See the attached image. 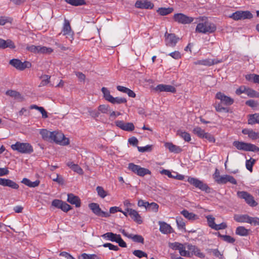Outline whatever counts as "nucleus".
Returning <instances> with one entry per match:
<instances>
[{
  "instance_id": "nucleus-45",
  "label": "nucleus",
  "mask_w": 259,
  "mask_h": 259,
  "mask_svg": "<svg viewBox=\"0 0 259 259\" xmlns=\"http://www.w3.org/2000/svg\"><path fill=\"white\" fill-rule=\"evenodd\" d=\"M65 1L72 6H79L85 4L84 0H65Z\"/></svg>"
},
{
  "instance_id": "nucleus-2",
  "label": "nucleus",
  "mask_w": 259,
  "mask_h": 259,
  "mask_svg": "<svg viewBox=\"0 0 259 259\" xmlns=\"http://www.w3.org/2000/svg\"><path fill=\"white\" fill-rule=\"evenodd\" d=\"M101 237L106 240L117 243L121 247H126V244L121 238L119 234H114L112 232H107L101 235Z\"/></svg>"
},
{
  "instance_id": "nucleus-44",
  "label": "nucleus",
  "mask_w": 259,
  "mask_h": 259,
  "mask_svg": "<svg viewBox=\"0 0 259 259\" xmlns=\"http://www.w3.org/2000/svg\"><path fill=\"white\" fill-rule=\"evenodd\" d=\"M193 133L196 135L200 138L204 139V135L205 133V131L201 129L200 127L197 126L193 130Z\"/></svg>"
},
{
  "instance_id": "nucleus-47",
  "label": "nucleus",
  "mask_w": 259,
  "mask_h": 259,
  "mask_svg": "<svg viewBox=\"0 0 259 259\" xmlns=\"http://www.w3.org/2000/svg\"><path fill=\"white\" fill-rule=\"evenodd\" d=\"M98 110L103 113H110L111 109L110 106L108 105H101L98 107Z\"/></svg>"
},
{
  "instance_id": "nucleus-26",
  "label": "nucleus",
  "mask_w": 259,
  "mask_h": 259,
  "mask_svg": "<svg viewBox=\"0 0 259 259\" xmlns=\"http://www.w3.org/2000/svg\"><path fill=\"white\" fill-rule=\"evenodd\" d=\"M67 201L72 204H74L77 207L80 206V200L79 197L72 193L68 194Z\"/></svg>"
},
{
  "instance_id": "nucleus-59",
  "label": "nucleus",
  "mask_w": 259,
  "mask_h": 259,
  "mask_svg": "<svg viewBox=\"0 0 259 259\" xmlns=\"http://www.w3.org/2000/svg\"><path fill=\"white\" fill-rule=\"evenodd\" d=\"M103 246L104 247H108L110 250H112L114 251H117L119 250V247L117 246L114 245L110 243H104L103 245Z\"/></svg>"
},
{
  "instance_id": "nucleus-38",
  "label": "nucleus",
  "mask_w": 259,
  "mask_h": 259,
  "mask_svg": "<svg viewBox=\"0 0 259 259\" xmlns=\"http://www.w3.org/2000/svg\"><path fill=\"white\" fill-rule=\"evenodd\" d=\"M222 61L218 59H206L202 60V65L210 66L214 64H218Z\"/></svg>"
},
{
  "instance_id": "nucleus-30",
  "label": "nucleus",
  "mask_w": 259,
  "mask_h": 259,
  "mask_svg": "<svg viewBox=\"0 0 259 259\" xmlns=\"http://www.w3.org/2000/svg\"><path fill=\"white\" fill-rule=\"evenodd\" d=\"M67 165L78 174L80 175L83 174V169L78 164H74L72 162H68Z\"/></svg>"
},
{
  "instance_id": "nucleus-11",
  "label": "nucleus",
  "mask_w": 259,
  "mask_h": 259,
  "mask_svg": "<svg viewBox=\"0 0 259 259\" xmlns=\"http://www.w3.org/2000/svg\"><path fill=\"white\" fill-rule=\"evenodd\" d=\"M173 19L175 21L182 24H190L194 20L193 17L187 16L183 13L175 14Z\"/></svg>"
},
{
  "instance_id": "nucleus-10",
  "label": "nucleus",
  "mask_w": 259,
  "mask_h": 259,
  "mask_svg": "<svg viewBox=\"0 0 259 259\" xmlns=\"http://www.w3.org/2000/svg\"><path fill=\"white\" fill-rule=\"evenodd\" d=\"M51 140L56 143H59L62 145H67L69 144V140L68 138L65 137L63 134L60 132H53Z\"/></svg>"
},
{
  "instance_id": "nucleus-1",
  "label": "nucleus",
  "mask_w": 259,
  "mask_h": 259,
  "mask_svg": "<svg viewBox=\"0 0 259 259\" xmlns=\"http://www.w3.org/2000/svg\"><path fill=\"white\" fill-rule=\"evenodd\" d=\"M11 147L14 151L22 154H30L33 151L32 146L28 143L17 142L15 144H12Z\"/></svg>"
},
{
  "instance_id": "nucleus-25",
  "label": "nucleus",
  "mask_w": 259,
  "mask_h": 259,
  "mask_svg": "<svg viewBox=\"0 0 259 259\" xmlns=\"http://www.w3.org/2000/svg\"><path fill=\"white\" fill-rule=\"evenodd\" d=\"M6 94L18 102H22L24 100L23 97L22 96L20 93L14 90H8L6 92Z\"/></svg>"
},
{
  "instance_id": "nucleus-9",
  "label": "nucleus",
  "mask_w": 259,
  "mask_h": 259,
  "mask_svg": "<svg viewBox=\"0 0 259 259\" xmlns=\"http://www.w3.org/2000/svg\"><path fill=\"white\" fill-rule=\"evenodd\" d=\"M237 196L244 199L245 202L252 207L257 205V203L254 200L253 197L247 192L239 191L237 192Z\"/></svg>"
},
{
  "instance_id": "nucleus-52",
  "label": "nucleus",
  "mask_w": 259,
  "mask_h": 259,
  "mask_svg": "<svg viewBox=\"0 0 259 259\" xmlns=\"http://www.w3.org/2000/svg\"><path fill=\"white\" fill-rule=\"evenodd\" d=\"M159 205L155 203L152 202L149 203L148 207L147 208L149 210L156 212L158 210Z\"/></svg>"
},
{
  "instance_id": "nucleus-48",
  "label": "nucleus",
  "mask_w": 259,
  "mask_h": 259,
  "mask_svg": "<svg viewBox=\"0 0 259 259\" xmlns=\"http://www.w3.org/2000/svg\"><path fill=\"white\" fill-rule=\"evenodd\" d=\"M245 94L249 96L250 97H259V93L255 91L254 90L247 88L246 90Z\"/></svg>"
},
{
  "instance_id": "nucleus-27",
  "label": "nucleus",
  "mask_w": 259,
  "mask_h": 259,
  "mask_svg": "<svg viewBox=\"0 0 259 259\" xmlns=\"http://www.w3.org/2000/svg\"><path fill=\"white\" fill-rule=\"evenodd\" d=\"M164 146L167 148L170 152L179 153L182 151L180 147L174 145L172 143H165Z\"/></svg>"
},
{
  "instance_id": "nucleus-7",
  "label": "nucleus",
  "mask_w": 259,
  "mask_h": 259,
  "mask_svg": "<svg viewBox=\"0 0 259 259\" xmlns=\"http://www.w3.org/2000/svg\"><path fill=\"white\" fill-rule=\"evenodd\" d=\"M252 17V14L248 11H237L229 16V18L235 21L246 19H250Z\"/></svg>"
},
{
  "instance_id": "nucleus-5",
  "label": "nucleus",
  "mask_w": 259,
  "mask_h": 259,
  "mask_svg": "<svg viewBox=\"0 0 259 259\" xmlns=\"http://www.w3.org/2000/svg\"><path fill=\"white\" fill-rule=\"evenodd\" d=\"M128 168L140 177H144L146 175H150L151 174L149 169L142 167L140 165L135 164L133 163H130L128 164Z\"/></svg>"
},
{
  "instance_id": "nucleus-6",
  "label": "nucleus",
  "mask_w": 259,
  "mask_h": 259,
  "mask_svg": "<svg viewBox=\"0 0 259 259\" xmlns=\"http://www.w3.org/2000/svg\"><path fill=\"white\" fill-rule=\"evenodd\" d=\"M187 181L190 184L193 185L196 188H197L203 191H205L206 193L210 192V188L208 186V185L198 179L192 177H189L188 178Z\"/></svg>"
},
{
  "instance_id": "nucleus-3",
  "label": "nucleus",
  "mask_w": 259,
  "mask_h": 259,
  "mask_svg": "<svg viewBox=\"0 0 259 259\" xmlns=\"http://www.w3.org/2000/svg\"><path fill=\"white\" fill-rule=\"evenodd\" d=\"M215 25L211 22H205L197 24L196 31L202 33H212L216 30Z\"/></svg>"
},
{
  "instance_id": "nucleus-20",
  "label": "nucleus",
  "mask_w": 259,
  "mask_h": 259,
  "mask_svg": "<svg viewBox=\"0 0 259 259\" xmlns=\"http://www.w3.org/2000/svg\"><path fill=\"white\" fill-rule=\"evenodd\" d=\"M0 185L9 187L14 189H18L19 185L15 182L7 179L0 178Z\"/></svg>"
},
{
  "instance_id": "nucleus-14",
  "label": "nucleus",
  "mask_w": 259,
  "mask_h": 259,
  "mask_svg": "<svg viewBox=\"0 0 259 259\" xmlns=\"http://www.w3.org/2000/svg\"><path fill=\"white\" fill-rule=\"evenodd\" d=\"M115 123L117 127L125 131L132 132L135 129V126L132 122H124L122 120H117Z\"/></svg>"
},
{
  "instance_id": "nucleus-23",
  "label": "nucleus",
  "mask_w": 259,
  "mask_h": 259,
  "mask_svg": "<svg viewBox=\"0 0 259 259\" xmlns=\"http://www.w3.org/2000/svg\"><path fill=\"white\" fill-rule=\"evenodd\" d=\"M135 6L137 8L140 9H152L154 5L149 1H137L135 4Z\"/></svg>"
},
{
  "instance_id": "nucleus-54",
  "label": "nucleus",
  "mask_w": 259,
  "mask_h": 259,
  "mask_svg": "<svg viewBox=\"0 0 259 259\" xmlns=\"http://www.w3.org/2000/svg\"><path fill=\"white\" fill-rule=\"evenodd\" d=\"M133 253L139 258H142L143 257H147V254L145 252L141 250H135L133 251Z\"/></svg>"
},
{
  "instance_id": "nucleus-17",
  "label": "nucleus",
  "mask_w": 259,
  "mask_h": 259,
  "mask_svg": "<svg viewBox=\"0 0 259 259\" xmlns=\"http://www.w3.org/2000/svg\"><path fill=\"white\" fill-rule=\"evenodd\" d=\"M227 182L234 185L237 184V181L235 178L233 176L228 175L221 176V177L217 180V183L219 184H224Z\"/></svg>"
},
{
  "instance_id": "nucleus-31",
  "label": "nucleus",
  "mask_w": 259,
  "mask_h": 259,
  "mask_svg": "<svg viewBox=\"0 0 259 259\" xmlns=\"http://www.w3.org/2000/svg\"><path fill=\"white\" fill-rule=\"evenodd\" d=\"M187 245H190V244H188V243L182 244V246H181L180 248L178 250H179V253L181 256H191L190 252L189 251V250L188 249V250H186V249H187Z\"/></svg>"
},
{
  "instance_id": "nucleus-40",
  "label": "nucleus",
  "mask_w": 259,
  "mask_h": 259,
  "mask_svg": "<svg viewBox=\"0 0 259 259\" xmlns=\"http://www.w3.org/2000/svg\"><path fill=\"white\" fill-rule=\"evenodd\" d=\"M248 122L250 124H253L256 123H259V113L250 115Z\"/></svg>"
},
{
  "instance_id": "nucleus-41",
  "label": "nucleus",
  "mask_w": 259,
  "mask_h": 259,
  "mask_svg": "<svg viewBox=\"0 0 259 259\" xmlns=\"http://www.w3.org/2000/svg\"><path fill=\"white\" fill-rule=\"evenodd\" d=\"M53 51L51 48L39 46L38 54H50Z\"/></svg>"
},
{
  "instance_id": "nucleus-12",
  "label": "nucleus",
  "mask_w": 259,
  "mask_h": 259,
  "mask_svg": "<svg viewBox=\"0 0 259 259\" xmlns=\"http://www.w3.org/2000/svg\"><path fill=\"white\" fill-rule=\"evenodd\" d=\"M89 207L94 213L99 217L107 218L110 216L109 212L102 211L97 203H92L89 204Z\"/></svg>"
},
{
  "instance_id": "nucleus-56",
  "label": "nucleus",
  "mask_w": 259,
  "mask_h": 259,
  "mask_svg": "<svg viewBox=\"0 0 259 259\" xmlns=\"http://www.w3.org/2000/svg\"><path fill=\"white\" fill-rule=\"evenodd\" d=\"M248 223L254 226L259 225V219L248 217Z\"/></svg>"
},
{
  "instance_id": "nucleus-35",
  "label": "nucleus",
  "mask_w": 259,
  "mask_h": 259,
  "mask_svg": "<svg viewBox=\"0 0 259 259\" xmlns=\"http://www.w3.org/2000/svg\"><path fill=\"white\" fill-rule=\"evenodd\" d=\"M248 217L247 214H235L234 219L235 221L239 223H248Z\"/></svg>"
},
{
  "instance_id": "nucleus-50",
  "label": "nucleus",
  "mask_w": 259,
  "mask_h": 259,
  "mask_svg": "<svg viewBox=\"0 0 259 259\" xmlns=\"http://www.w3.org/2000/svg\"><path fill=\"white\" fill-rule=\"evenodd\" d=\"M255 162V160L252 158H250V159L247 160L246 161V167L250 172H252V166L254 164Z\"/></svg>"
},
{
  "instance_id": "nucleus-58",
  "label": "nucleus",
  "mask_w": 259,
  "mask_h": 259,
  "mask_svg": "<svg viewBox=\"0 0 259 259\" xmlns=\"http://www.w3.org/2000/svg\"><path fill=\"white\" fill-rule=\"evenodd\" d=\"M220 236L223 238V239L228 242V243H233L235 242V239L232 237L231 236H229V235H220Z\"/></svg>"
},
{
  "instance_id": "nucleus-18",
  "label": "nucleus",
  "mask_w": 259,
  "mask_h": 259,
  "mask_svg": "<svg viewBox=\"0 0 259 259\" xmlns=\"http://www.w3.org/2000/svg\"><path fill=\"white\" fill-rule=\"evenodd\" d=\"M155 90L157 92H165L173 93L176 92V89L174 86L163 84H160L157 85L155 88Z\"/></svg>"
},
{
  "instance_id": "nucleus-33",
  "label": "nucleus",
  "mask_w": 259,
  "mask_h": 259,
  "mask_svg": "<svg viewBox=\"0 0 259 259\" xmlns=\"http://www.w3.org/2000/svg\"><path fill=\"white\" fill-rule=\"evenodd\" d=\"M63 34L72 35V32L71 31V26L69 23V22L66 20H65L63 30H62Z\"/></svg>"
},
{
  "instance_id": "nucleus-51",
  "label": "nucleus",
  "mask_w": 259,
  "mask_h": 259,
  "mask_svg": "<svg viewBox=\"0 0 259 259\" xmlns=\"http://www.w3.org/2000/svg\"><path fill=\"white\" fill-rule=\"evenodd\" d=\"M98 194L102 198H104L107 195V192L105 191L103 188L101 186H98L96 188Z\"/></svg>"
},
{
  "instance_id": "nucleus-55",
  "label": "nucleus",
  "mask_w": 259,
  "mask_h": 259,
  "mask_svg": "<svg viewBox=\"0 0 259 259\" xmlns=\"http://www.w3.org/2000/svg\"><path fill=\"white\" fill-rule=\"evenodd\" d=\"M39 46H36L34 45L28 46L26 50L31 53L38 54Z\"/></svg>"
},
{
  "instance_id": "nucleus-53",
  "label": "nucleus",
  "mask_w": 259,
  "mask_h": 259,
  "mask_svg": "<svg viewBox=\"0 0 259 259\" xmlns=\"http://www.w3.org/2000/svg\"><path fill=\"white\" fill-rule=\"evenodd\" d=\"M206 218L208 226L211 228L214 229V227L216 225V224L214 223V218L211 215H208L206 217Z\"/></svg>"
},
{
  "instance_id": "nucleus-19",
  "label": "nucleus",
  "mask_w": 259,
  "mask_h": 259,
  "mask_svg": "<svg viewBox=\"0 0 259 259\" xmlns=\"http://www.w3.org/2000/svg\"><path fill=\"white\" fill-rule=\"evenodd\" d=\"M127 211H129V216L136 223L138 224H141L143 223V220L139 213V212L135 209H127Z\"/></svg>"
},
{
  "instance_id": "nucleus-16",
  "label": "nucleus",
  "mask_w": 259,
  "mask_h": 259,
  "mask_svg": "<svg viewBox=\"0 0 259 259\" xmlns=\"http://www.w3.org/2000/svg\"><path fill=\"white\" fill-rule=\"evenodd\" d=\"M215 98L220 100L222 103L226 105H231L234 103V100L230 97L225 95L221 92H218Z\"/></svg>"
},
{
  "instance_id": "nucleus-60",
  "label": "nucleus",
  "mask_w": 259,
  "mask_h": 259,
  "mask_svg": "<svg viewBox=\"0 0 259 259\" xmlns=\"http://www.w3.org/2000/svg\"><path fill=\"white\" fill-rule=\"evenodd\" d=\"M204 138L207 139L209 142L214 143L215 139L213 136L208 133H205L204 135Z\"/></svg>"
},
{
  "instance_id": "nucleus-36",
  "label": "nucleus",
  "mask_w": 259,
  "mask_h": 259,
  "mask_svg": "<svg viewBox=\"0 0 259 259\" xmlns=\"http://www.w3.org/2000/svg\"><path fill=\"white\" fill-rule=\"evenodd\" d=\"M21 183L29 187L34 188L39 185V181L37 180L34 182H31L27 178H24L22 180Z\"/></svg>"
},
{
  "instance_id": "nucleus-57",
  "label": "nucleus",
  "mask_w": 259,
  "mask_h": 259,
  "mask_svg": "<svg viewBox=\"0 0 259 259\" xmlns=\"http://www.w3.org/2000/svg\"><path fill=\"white\" fill-rule=\"evenodd\" d=\"M52 180L60 185H63L64 184V180L63 177L59 174H57L56 177L52 178Z\"/></svg>"
},
{
  "instance_id": "nucleus-62",
  "label": "nucleus",
  "mask_w": 259,
  "mask_h": 259,
  "mask_svg": "<svg viewBox=\"0 0 259 259\" xmlns=\"http://www.w3.org/2000/svg\"><path fill=\"white\" fill-rule=\"evenodd\" d=\"M215 257L219 258H223V254L219 251L218 249H211L210 251Z\"/></svg>"
},
{
  "instance_id": "nucleus-39",
  "label": "nucleus",
  "mask_w": 259,
  "mask_h": 259,
  "mask_svg": "<svg viewBox=\"0 0 259 259\" xmlns=\"http://www.w3.org/2000/svg\"><path fill=\"white\" fill-rule=\"evenodd\" d=\"M101 91L103 94L104 99L109 102L113 97V96L110 94V91L107 88L103 87L101 89Z\"/></svg>"
},
{
  "instance_id": "nucleus-8",
  "label": "nucleus",
  "mask_w": 259,
  "mask_h": 259,
  "mask_svg": "<svg viewBox=\"0 0 259 259\" xmlns=\"http://www.w3.org/2000/svg\"><path fill=\"white\" fill-rule=\"evenodd\" d=\"M9 64L19 70H24L31 67V63L28 61L21 62L20 60L13 59L10 61Z\"/></svg>"
},
{
  "instance_id": "nucleus-13",
  "label": "nucleus",
  "mask_w": 259,
  "mask_h": 259,
  "mask_svg": "<svg viewBox=\"0 0 259 259\" xmlns=\"http://www.w3.org/2000/svg\"><path fill=\"white\" fill-rule=\"evenodd\" d=\"M52 206L61 209L64 212H67L72 209L71 206L65 202L59 199H55L52 202Z\"/></svg>"
},
{
  "instance_id": "nucleus-49",
  "label": "nucleus",
  "mask_w": 259,
  "mask_h": 259,
  "mask_svg": "<svg viewBox=\"0 0 259 259\" xmlns=\"http://www.w3.org/2000/svg\"><path fill=\"white\" fill-rule=\"evenodd\" d=\"M176 222L179 229H185V223L181 217H177L176 218Z\"/></svg>"
},
{
  "instance_id": "nucleus-15",
  "label": "nucleus",
  "mask_w": 259,
  "mask_h": 259,
  "mask_svg": "<svg viewBox=\"0 0 259 259\" xmlns=\"http://www.w3.org/2000/svg\"><path fill=\"white\" fill-rule=\"evenodd\" d=\"M165 44L168 47H175L179 40V38L173 33H168L167 32H166L165 34Z\"/></svg>"
},
{
  "instance_id": "nucleus-42",
  "label": "nucleus",
  "mask_w": 259,
  "mask_h": 259,
  "mask_svg": "<svg viewBox=\"0 0 259 259\" xmlns=\"http://www.w3.org/2000/svg\"><path fill=\"white\" fill-rule=\"evenodd\" d=\"M177 134L186 142H189L191 139L190 135L186 132L179 130L177 132Z\"/></svg>"
},
{
  "instance_id": "nucleus-24",
  "label": "nucleus",
  "mask_w": 259,
  "mask_h": 259,
  "mask_svg": "<svg viewBox=\"0 0 259 259\" xmlns=\"http://www.w3.org/2000/svg\"><path fill=\"white\" fill-rule=\"evenodd\" d=\"M159 230L163 234H170L172 232L171 226L165 222H159Z\"/></svg>"
},
{
  "instance_id": "nucleus-29",
  "label": "nucleus",
  "mask_w": 259,
  "mask_h": 259,
  "mask_svg": "<svg viewBox=\"0 0 259 259\" xmlns=\"http://www.w3.org/2000/svg\"><path fill=\"white\" fill-rule=\"evenodd\" d=\"M7 48L14 49L15 48V46L14 42L10 39L5 40L0 38V48L5 49Z\"/></svg>"
},
{
  "instance_id": "nucleus-28",
  "label": "nucleus",
  "mask_w": 259,
  "mask_h": 259,
  "mask_svg": "<svg viewBox=\"0 0 259 259\" xmlns=\"http://www.w3.org/2000/svg\"><path fill=\"white\" fill-rule=\"evenodd\" d=\"M242 133L244 135H247L249 138L252 140H256L259 138V133L255 132L252 130L243 129Z\"/></svg>"
},
{
  "instance_id": "nucleus-34",
  "label": "nucleus",
  "mask_w": 259,
  "mask_h": 259,
  "mask_svg": "<svg viewBox=\"0 0 259 259\" xmlns=\"http://www.w3.org/2000/svg\"><path fill=\"white\" fill-rule=\"evenodd\" d=\"M181 214H182L185 218L189 220L193 221L197 219L198 218L197 215L192 212H189L186 209L182 210L181 212Z\"/></svg>"
},
{
  "instance_id": "nucleus-4",
  "label": "nucleus",
  "mask_w": 259,
  "mask_h": 259,
  "mask_svg": "<svg viewBox=\"0 0 259 259\" xmlns=\"http://www.w3.org/2000/svg\"><path fill=\"white\" fill-rule=\"evenodd\" d=\"M233 144L238 150L245 151L259 152V148L250 143L234 141Z\"/></svg>"
},
{
  "instance_id": "nucleus-63",
  "label": "nucleus",
  "mask_w": 259,
  "mask_h": 259,
  "mask_svg": "<svg viewBox=\"0 0 259 259\" xmlns=\"http://www.w3.org/2000/svg\"><path fill=\"white\" fill-rule=\"evenodd\" d=\"M138 151L140 152H145L146 151H150L151 150V146L147 145L145 147H137Z\"/></svg>"
},
{
  "instance_id": "nucleus-46",
  "label": "nucleus",
  "mask_w": 259,
  "mask_h": 259,
  "mask_svg": "<svg viewBox=\"0 0 259 259\" xmlns=\"http://www.w3.org/2000/svg\"><path fill=\"white\" fill-rule=\"evenodd\" d=\"M173 11L172 8H161L157 10V12L162 16H165L171 13Z\"/></svg>"
},
{
  "instance_id": "nucleus-21",
  "label": "nucleus",
  "mask_w": 259,
  "mask_h": 259,
  "mask_svg": "<svg viewBox=\"0 0 259 259\" xmlns=\"http://www.w3.org/2000/svg\"><path fill=\"white\" fill-rule=\"evenodd\" d=\"M187 249L190 252L191 255L194 254L198 257L204 258L205 255L204 253L200 251V250L196 246L192 244L187 245Z\"/></svg>"
},
{
  "instance_id": "nucleus-32",
  "label": "nucleus",
  "mask_w": 259,
  "mask_h": 259,
  "mask_svg": "<svg viewBox=\"0 0 259 259\" xmlns=\"http://www.w3.org/2000/svg\"><path fill=\"white\" fill-rule=\"evenodd\" d=\"M250 232V230L246 229L244 227L239 226L236 228L235 233L241 236H247Z\"/></svg>"
},
{
  "instance_id": "nucleus-37",
  "label": "nucleus",
  "mask_w": 259,
  "mask_h": 259,
  "mask_svg": "<svg viewBox=\"0 0 259 259\" xmlns=\"http://www.w3.org/2000/svg\"><path fill=\"white\" fill-rule=\"evenodd\" d=\"M40 134L41 135L42 138L47 141H51L53 132H51L46 129L41 130L40 131Z\"/></svg>"
},
{
  "instance_id": "nucleus-61",
  "label": "nucleus",
  "mask_w": 259,
  "mask_h": 259,
  "mask_svg": "<svg viewBox=\"0 0 259 259\" xmlns=\"http://www.w3.org/2000/svg\"><path fill=\"white\" fill-rule=\"evenodd\" d=\"M50 76L47 75H45L42 76V79L39 84L40 87L44 86L47 85L49 82Z\"/></svg>"
},
{
  "instance_id": "nucleus-22",
  "label": "nucleus",
  "mask_w": 259,
  "mask_h": 259,
  "mask_svg": "<svg viewBox=\"0 0 259 259\" xmlns=\"http://www.w3.org/2000/svg\"><path fill=\"white\" fill-rule=\"evenodd\" d=\"M121 232L124 236L127 237L128 238L132 239L135 242L142 243H144V238L141 235L129 234L124 230H122Z\"/></svg>"
},
{
  "instance_id": "nucleus-64",
  "label": "nucleus",
  "mask_w": 259,
  "mask_h": 259,
  "mask_svg": "<svg viewBox=\"0 0 259 259\" xmlns=\"http://www.w3.org/2000/svg\"><path fill=\"white\" fill-rule=\"evenodd\" d=\"M182 244V243L179 242L171 243L169 244V247L172 249L179 250Z\"/></svg>"
},
{
  "instance_id": "nucleus-43",
  "label": "nucleus",
  "mask_w": 259,
  "mask_h": 259,
  "mask_svg": "<svg viewBox=\"0 0 259 259\" xmlns=\"http://www.w3.org/2000/svg\"><path fill=\"white\" fill-rule=\"evenodd\" d=\"M126 99L124 98L113 97L109 102L113 104H120L122 103H126Z\"/></svg>"
}]
</instances>
